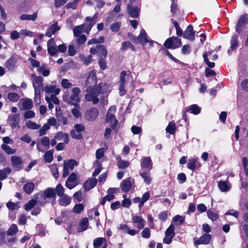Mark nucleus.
<instances>
[{
  "label": "nucleus",
  "instance_id": "obj_49",
  "mask_svg": "<svg viewBox=\"0 0 248 248\" xmlns=\"http://www.w3.org/2000/svg\"><path fill=\"white\" fill-rule=\"evenodd\" d=\"M55 192L57 193L58 196L59 197H62V196L64 195V190L63 186L61 185V184H58L55 189Z\"/></svg>",
  "mask_w": 248,
  "mask_h": 248
},
{
  "label": "nucleus",
  "instance_id": "obj_63",
  "mask_svg": "<svg viewBox=\"0 0 248 248\" xmlns=\"http://www.w3.org/2000/svg\"><path fill=\"white\" fill-rule=\"evenodd\" d=\"M76 42L78 45H82L84 44L86 41V37L85 35H81L77 36Z\"/></svg>",
  "mask_w": 248,
  "mask_h": 248
},
{
  "label": "nucleus",
  "instance_id": "obj_45",
  "mask_svg": "<svg viewBox=\"0 0 248 248\" xmlns=\"http://www.w3.org/2000/svg\"><path fill=\"white\" fill-rule=\"evenodd\" d=\"M23 108L25 109H30L32 107L33 103L31 99H27L22 102Z\"/></svg>",
  "mask_w": 248,
  "mask_h": 248
},
{
  "label": "nucleus",
  "instance_id": "obj_53",
  "mask_svg": "<svg viewBox=\"0 0 248 248\" xmlns=\"http://www.w3.org/2000/svg\"><path fill=\"white\" fill-rule=\"evenodd\" d=\"M237 37L235 35H232L231 40V48L232 50H234L237 48Z\"/></svg>",
  "mask_w": 248,
  "mask_h": 248
},
{
  "label": "nucleus",
  "instance_id": "obj_46",
  "mask_svg": "<svg viewBox=\"0 0 248 248\" xmlns=\"http://www.w3.org/2000/svg\"><path fill=\"white\" fill-rule=\"evenodd\" d=\"M187 111H190L195 115H197L200 113L201 108L197 105H192L189 107Z\"/></svg>",
  "mask_w": 248,
  "mask_h": 248
},
{
  "label": "nucleus",
  "instance_id": "obj_1",
  "mask_svg": "<svg viewBox=\"0 0 248 248\" xmlns=\"http://www.w3.org/2000/svg\"><path fill=\"white\" fill-rule=\"evenodd\" d=\"M109 89V86L105 83H99L94 88H87V93L85 95V99L87 101L92 102L93 105L99 102L98 96L106 93Z\"/></svg>",
  "mask_w": 248,
  "mask_h": 248
},
{
  "label": "nucleus",
  "instance_id": "obj_2",
  "mask_svg": "<svg viewBox=\"0 0 248 248\" xmlns=\"http://www.w3.org/2000/svg\"><path fill=\"white\" fill-rule=\"evenodd\" d=\"M80 93V90L79 88L75 87L72 90V93L70 96L69 95L68 92H66L63 96V99L64 102L69 104L72 105L75 107H79V103L80 102V98L79 94Z\"/></svg>",
  "mask_w": 248,
  "mask_h": 248
},
{
  "label": "nucleus",
  "instance_id": "obj_30",
  "mask_svg": "<svg viewBox=\"0 0 248 248\" xmlns=\"http://www.w3.org/2000/svg\"><path fill=\"white\" fill-rule=\"evenodd\" d=\"M98 52L97 53L99 55L100 58L103 57L105 58L108 55V51L106 47L101 45H97Z\"/></svg>",
  "mask_w": 248,
  "mask_h": 248
},
{
  "label": "nucleus",
  "instance_id": "obj_8",
  "mask_svg": "<svg viewBox=\"0 0 248 248\" xmlns=\"http://www.w3.org/2000/svg\"><path fill=\"white\" fill-rule=\"evenodd\" d=\"M248 23V18L247 15H242L237 22V25L235 27L236 31L238 33H240L243 30V28Z\"/></svg>",
  "mask_w": 248,
  "mask_h": 248
},
{
  "label": "nucleus",
  "instance_id": "obj_54",
  "mask_svg": "<svg viewBox=\"0 0 248 248\" xmlns=\"http://www.w3.org/2000/svg\"><path fill=\"white\" fill-rule=\"evenodd\" d=\"M203 58L204 62L206 63L208 66L210 68H213L215 63L214 62H210L208 59V54L206 52L203 55Z\"/></svg>",
  "mask_w": 248,
  "mask_h": 248
},
{
  "label": "nucleus",
  "instance_id": "obj_10",
  "mask_svg": "<svg viewBox=\"0 0 248 248\" xmlns=\"http://www.w3.org/2000/svg\"><path fill=\"white\" fill-rule=\"evenodd\" d=\"M195 31L193 30V26L191 25H188L185 30L183 34V37L185 39L190 41L195 40Z\"/></svg>",
  "mask_w": 248,
  "mask_h": 248
},
{
  "label": "nucleus",
  "instance_id": "obj_7",
  "mask_svg": "<svg viewBox=\"0 0 248 248\" xmlns=\"http://www.w3.org/2000/svg\"><path fill=\"white\" fill-rule=\"evenodd\" d=\"M99 111L95 108H92L88 109L85 113V118L87 120L92 122L98 117Z\"/></svg>",
  "mask_w": 248,
  "mask_h": 248
},
{
  "label": "nucleus",
  "instance_id": "obj_24",
  "mask_svg": "<svg viewBox=\"0 0 248 248\" xmlns=\"http://www.w3.org/2000/svg\"><path fill=\"white\" fill-rule=\"evenodd\" d=\"M55 139L58 140H63L65 144H67L69 142V135L67 133H64L62 132H58L54 136Z\"/></svg>",
  "mask_w": 248,
  "mask_h": 248
},
{
  "label": "nucleus",
  "instance_id": "obj_60",
  "mask_svg": "<svg viewBox=\"0 0 248 248\" xmlns=\"http://www.w3.org/2000/svg\"><path fill=\"white\" fill-rule=\"evenodd\" d=\"M50 126L48 124H45L39 130V136H42L46 134V131L49 129Z\"/></svg>",
  "mask_w": 248,
  "mask_h": 248
},
{
  "label": "nucleus",
  "instance_id": "obj_35",
  "mask_svg": "<svg viewBox=\"0 0 248 248\" xmlns=\"http://www.w3.org/2000/svg\"><path fill=\"white\" fill-rule=\"evenodd\" d=\"M176 130V124L174 121H171L169 123V124L166 128V131L167 133L173 135Z\"/></svg>",
  "mask_w": 248,
  "mask_h": 248
},
{
  "label": "nucleus",
  "instance_id": "obj_50",
  "mask_svg": "<svg viewBox=\"0 0 248 248\" xmlns=\"http://www.w3.org/2000/svg\"><path fill=\"white\" fill-rule=\"evenodd\" d=\"M40 143L42 145L48 149L50 147V140L47 137H43L40 139Z\"/></svg>",
  "mask_w": 248,
  "mask_h": 248
},
{
  "label": "nucleus",
  "instance_id": "obj_37",
  "mask_svg": "<svg viewBox=\"0 0 248 248\" xmlns=\"http://www.w3.org/2000/svg\"><path fill=\"white\" fill-rule=\"evenodd\" d=\"M37 17V13H34L32 15L24 14L20 16V19L22 20H28L31 21H35Z\"/></svg>",
  "mask_w": 248,
  "mask_h": 248
},
{
  "label": "nucleus",
  "instance_id": "obj_40",
  "mask_svg": "<svg viewBox=\"0 0 248 248\" xmlns=\"http://www.w3.org/2000/svg\"><path fill=\"white\" fill-rule=\"evenodd\" d=\"M11 172V169L6 167L3 170H0V180H3L7 178V175Z\"/></svg>",
  "mask_w": 248,
  "mask_h": 248
},
{
  "label": "nucleus",
  "instance_id": "obj_44",
  "mask_svg": "<svg viewBox=\"0 0 248 248\" xmlns=\"http://www.w3.org/2000/svg\"><path fill=\"white\" fill-rule=\"evenodd\" d=\"M53 151L51 150L45 153L44 154V158L46 162L50 163L53 159Z\"/></svg>",
  "mask_w": 248,
  "mask_h": 248
},
{
  "label": "nucleus",
  "instance_id": "obj_5",
  "mask_svg": "<svg viewBox=\"0 0 248 248\" xmlns=\"http://www.w3.org/2000/svg\"><path fill=\"white\" fill-rule=\"evenodd\" d=\"M175 235L174 227L171 224L165 232V236L163 239V242L167 244H170Z\"/></svg>",
  "mask_w": 248,
  "mask_h": 248
},
{
  "label": "nucleus",
  "instance_id": "obj_64",
  "mask_svg": "<svg viewBox=\"0 0 248 248\" xmlns=\"http://www.w3.org/2000/svg\"><path fill=\"white\" fill-rule=\"evenodd\" d=\"M242 161L246 174L248 176V159L246 157H244Z\"/></svg>",
  "mask_w": 248,
  "mask_h": 248
},
{
  "label": "nucleus",
  "instance_id": "obj_13",
  "mask_svg": "<svg viewBox=\"0 0 248 248\" xmlns=\"http://www.w3.org/2000/svg\"><path fill=\"white\" fill-rule=\"evenodd\" d=\"M76 179L77 175L76 173H75L74 172L72 173L69 175L67 181H66V186L70 189H71L77 186V184L76 183Z\"/></svg>",
  "mask_w": 248,
  "mask_h": 248
},
{
  "label": "nucleus",
  "instance_id": "obj_28",
  "mask_svg": "<svg viewBox=\"0 0 248 248\" xmlns=\"http://www.w3.org/2000/svg\"><path fill=\"white\" fill-rule=\"evenodd\" d=\"M137 42H139L141 43H147L149 42L148 39L146 36V32L144 30L141 31L140 35L136 38Z\"/></svg>",
  "mask_w": 248,
  "mask_h": 248
},
{
  "label": "nucleus",
  "instance_id": "obj_59",
  "mask_svg": "<svg viewBox=\"0 0 248 248\" xmlns=\"http://www.w3.org/2000/svg\"><path fill=\"white\" fill-rule=\"evenodd\" d=\"M172 220L174 222L177 223L178 225H180L184 222L185 218L180 215H177L173 218Z\"/></svg>",
  "mask_w": 248,
  "mask_h": 248
},
{
  "label": "nucleus",
  "instance_id": "obj_3",
  "mask_svg": "<svg viewBox=\"0 0 248 248\" xmlns=\"http://www.w3.org/2000/svg\"><path fill=\"white\" fill-rule=\"evenodd\" d=\"M116 111V108L115 106H113L110 107L107 112V114L106 117V121L107 123H109L110 127L113 129H115L116 126L118 124V121L116 120L114 114Z\"/></svg>",
  "mask_w": 248,
  "mask_h": 248
},
{
  "label": "nucleus",
  "instance_id": "obj_41",
  "mask_svg": "<svg viewBox=\"0 0 248 248\" xmlns=\"http://www.w3.org/2000/svg\"><path fill=\"white\" fill-rule=\"evenodd\" d=\"M140 175L144 179V182L147 185H150L152 181L149 172H143L140 173Z\"/></svg>",
  "mask_w": 248,
  "mask_h": 248
},
{
  "label": "nucleus",
  "instance_id": "obj_52",
  "mask_svg": "<svg viewBox=\"0 0 248 248\" xmlns=\"http://www.w3.org/2000/svg\"><path fill=\"white\" fill-rule=\"evenodd\" d=\"M105 240V238L102 237H98L93 240V245L94 248H98L100 247L103 241Z\"/></svg>",
  "mask_w": 248,
  "mask_h": 248
},
{
  "label": "nucleus",
  "instance_id": "obj_32",
  "mask_svg": "<svg viewBox=\"0 0 248 248\" xmlns=\"http://www.w3.org/2000/svg\"><path fill=\"white\" fill-rule=\"evenodd\" d=\"M219 189L222 192L228 191L230 188V185L226 181H220L218 184Z\"/></svg>",
  "mask_w": 248,
  "mask_h": 248
},
{
  "label": "nucleus",
  "instance_id": "obj_33",
  "mask_svg": "<svg viewBox=\"0 0 248 248\" xmlns=\"http://www.w3.org/2000/svg\"><path fill=\"white\" fill-rule=\"evenodd\" d=\"M44 90L47 93H54L55 94H59L60 91V89L56 88L55 86H46Z\"/></svg>",
  "mask_w": 248,
  "mask_h": 248
},
{
  "label": "nucleus",
  "instance_id": "obj_48",
  "mask_svg": "<svg viewBox=\"0 0 248 248\" xmlns=\"http://www.w3.org/2000/svg\"><path fill=\"white\" fill-rule=\"evenodd\" d=\"M18 228L16 224H12L8 229L7 234L9 236L13 235L16 233Z\"/></svg>",
  "mask_w": 248,
  "mask_h": 248
},
{
  "label": "nucleus",
  "instance_id": "obj_27",
  "mask_svg": "<svg viewBox=\"0 0 248 248\" xmlns=\"http://www.w3.org/2000/svg\"><path fill=\"white\" fill-rule=\"evenodd\" d=\"M59 200V203L60 205L66 206L69 205L71 201V198L67 195H64Z\"/></svg>",
  "mask_w": 248,
  "mask_h": 248
},
{
  "label": "nucleus",
  "instance_id": "obj_15",
  "mask_svg": "<svg viewBox=\"0 0 248 248\" xmlns=\"http://www.w3.org/2000/svg\"><path fill=\"white\" fill-rule=\"evenodd\" d=\"M43 78L41 76L35 77V79H33V86L36 94L40 93V88L43 86Z\"/></svg>",
  "mask_w": 248,
  "mask_h": 248
},
{
  "label": "nucleus",
  "instance_id": "obj_9",
  "mask_svg": "<svg viewBox=\"0 0 248 248\" xmlns=\"http://www.w3.org/2000/svg\"><path fill=\"white\" fill-rule=\"evenodd\" d=\"M98 19V14H95L93 17V18H91L90 17H86L85 18V20L89 22L87 25L85 30V31L86 33L89 34L92 27L96 23Z\"/></svg>",
  "mask_w": 248,
  "mask_h": 248
},
{
  "label": "nucleus",
  "instance_id": "obj_4",
  "mask_svg": "<svg viewBox=\"0 0 248 248\" xmlns=\"http://www.w3.org/2000/svg\"><path fill=\"white\" fill-rule=\"evenodd\" d=\"M182 45L181 40L177 37H171L166 40L164 46L167 48H176L179 47Z\"/></svg>",
  "mask_w": 248,
  "mask_h": 248
},
{
  "label": "nucleus",
  "instance_id": "obj_47",
  "mask_svg": "<svg viewBox=\"0 0 248 248\" xmlns=\"http://www.w3.org/2000/svg\"><path fill=\"white\" fill-rule=\"evenodd\" d=\"M8 98L12 102H16L19 99V95L15 93H10L8 94Z\"/></svg>",
  "mask_w": 248,
  "mask_h": 248
},
{
  "label": "nucleus",
  "instance_id": "obj_62",
  "mask_svg": "<svg viewBox=\"0 0 248 248\" xmlns=\"http://www.w3.org/2000/svg\"><path fill=\"white\" fill-rule=\"evenodd\" d=\"M61 85L64 88L68 89L72 86V84L68 79H63L61 81Z\"/></svg>",
  "mask_w": 248,
  "mask_h": 248
},
{
  "label": "nucleus",
  "instance_id": "obj_25",
  "mask_svg": "<svg viewBox=\"0 0 248 248\" xmlns=\"http://www.w3.org/2000/svg\"><path fill=\"white\" fill-rule=\"evenodd\" d=\"M152 162L149 157H144L142 158L141 161V167L144 169H152Z\"/></svg>",
  "mask_w": 248,
  "mask_h": 248
},
{
  "label": "nucleus",
  "instance_id": "obj_6",
  "mask_svg": "<svg viewBox=\"0 0 248 248\" xmlns=\"http://www.w3.org/2000/svg\"><path fill=\"white\" fill-rule=\"evenodd\" d=\"M140 10V7L134 6L132 3H128L127 5V12L128 15L132 18H137Z\"/></svg>",
  "mask_w": 248,
  "mask_h": 248
},
{
  "label": "nucleus",
  "instance_id": "obj_18",
  "mask_svg": "<svg viewBox=\"0 0 248 248\" xmlns=\"http://www.w3.org/2000/svg\"><path fill=\"white\" fill-rule=\"evenodd\" d=\"M211 239V235L209 234H204L199 239L194 241L195 245H206L209 243Z\"/></svg>",
  "mask_w": 248,
  "mask_h": 248
},
{
  "label": "nucleus",
  "instance_id": "obj_11",
  "mask_svg": "<svg viewBox=\"0 0 248 248\" xmlns=\"http://www.w3.org/2000/svg\"><path fill=\"white\" fill-rule=\"evenodd\" d=\"M11 163L13 167L16 170L19 171L22 169L21 165L23 161L20 157L16 155L12 156L11 157Z\"/></svg>",
  "mask_w": 248,
  "mask_h": 248
},
{
  "label": "nucleus",
  "instance_id": "obj_26",
  "mask_svg": "<svg viewBox=\"0 0 248 248\" xmlns=\"http://www.w3.org/2000/svg\"><path fill=\"white\" fill-rule=\"evenodd\" d=\"M86 24H83L81 25L76 26L73 29L74 35L75 36L81 35L80 34L83 32H85V30L87 27Z\"/></svg>",
  "mask_w": 248,
  "mask_h": 248
},
{
  "label": "nucleus",
  "instance_id": "obj_29",
  "mask_svg": "<svg viewBox=\"0 0 248 248\" xmlns=\"http://www.w3.org/2000/svg\"><path fill=\"white\" fill-rule=\"evenodd\" d=\"M38 73L42 74L44 77H47L50 74V70L45 64L42 65L37 70Z\"/></svg>",
  "mask_w": 248,
  "mask_h": 248
},
{
  "label": "nucleus",
  "instance_id": "obj_31",
  "mask_svg": "<svg viewBox=\"0 0 248 248\" xmlns=\"http://www.w3.org/2000/svg\"><path fill=\"white\" fill-rule=\"evenodd\" d=\"M88 226V219L87 218H84L80 220L78 232H83L87 230Z\"/></svg>",
  "mask_w": 248,
  "mask_h": 248
},
{
  "label": "nucleus",
  "instance_id": "obj_19",
  "mask_svg": "<svg viewBox=\"0 0 248 248\" xmlns=\"http://www.w3.org/2000/svg\"><path fill=\"white\" fill-rule=\"evenodd\" d=\"M97 182L96 179L91 178L85 182L83 185V188L85 191H87L94 187Z\"/></svg>",
  "mask_w": 248,
  "mask_h": 248
},
{
  "label": "nucleus",
  "instance_id": "obj_17",
  "mask_svg": "<svg viewBox=\"0 0 248 248\" xmlns=\"http://www.w3.org/2000/svg\"><path fill=\"white\" fill-rule=\"evenodd\" d=\"M16 62L17 58L16 56H12L10 58L6 61L5 65L8 70L12 71L16 67Z\"/></svg>",
  "mask_w": 248,
  "mask_h": 248
},
{
  "label": "nucleus",
  "instance_id": "obj_23",
  "mask_svg": "<svg viewBox=\"0 0 248 248\" xmlns=\"http://www.w3.org/2000/svg\"><path fill=\"white\" fill-rule=\"evenodd\" d=\"M40 195L45 198H52L55 197L56 192L54 189L48 188L44 190L43 194H39V196Z\"/></svg>",
  "mask_w": 248,
  "mask_h": 248
},
{
  "label": "nucleus",
  "instance_id": "obj_36",
  "mask_svg": "<svg viewBox=\"0 0 248 248\" xmlns=\"http://www.w3.org/2000/svg\"><path fill=\"white\" fill-rule=\"evenodd\" d=\"M78 165V162L74 159H70L67 161H64L63 162V166H66L71 170H73L74 166Z\"/></svg>",
  "mask_w": 248,
  "mask_h": 248
},
{
  "label": "nucleus",
  "instance_id": "obj_39",
  "mask_svg": "<svg viewBox=\"0 0 248 248\" xmlns=\"http://www.w3.org/2000/svg\"><path fill=\"white\" fill-rule=\"evenodd\" d=\"M1 149L8 155L14 154L16 152V150L12 148L9 145L5 144H2L1 145Z\"/></svg>",
  "mask_w": 248,
  "mask_h": 248
},
{
  "label": "nucleus",
  "instance_id": "obj_43",
  "mask_svg": "<svg viewBox=\"0 0 248 248\" xmlns=\"http://www.w3.org/2000/svg\"><path fill=\"white\" fill-rule=\"evenodd\" d=\"M128 48H130L132 51H135V46L129 41H125L124 42L121 46V50H125Z\"/></svg>",
  "mask_w": 248,
  "mask_h": 248
},
{
  "label": "nucleus",
  "instance_id": "obj_20",
  "mask_svg": "<svg viewBox=\"0 0 248 248\" xmlns=\"http://www.w3.org/2000/svg\"><path fill=\"white\" fill-rule=\"evenodd\" d=\"M134 179L131 178L124 180L122 184V188L124 192H128L132 187V184L134 182Z\"/></svg>",
  "mask_w": 248,
  "mask_h": 248
},
{
  "label": "nucleus",
  "instance_id": "obj_42",
  "mask_svg": "<svg viewBox=\"0 0 248 248\" xmlns=\"http://www.w3.org/2000/svg\"><path fill=\"white\" fill-rule=\"evenodd\" d=\"M197 162L198 160L196 158L189 159L187 164V168L192 170H195Z\"/></svg>",
  "mask_w": 248,
  "mask_h": 248
},
{
  "label": "nucleus",
  "instance_id": "obj_38",
  "mask_svg": "<svg viewBox=\"0 0 248 248\" xmlns=\"http://www.w3.org/2000/svg\"><path fill=\"white\" fill-rule=\"evenodd\" d=\"M34 188V184L32 182L26 183L23 186V189L28 194H30L33 190Z\"/></svg>",
  "mask_w": 248,
  "mask_h": 248
},
{
  "label": "nucleus",
  "instance_id": "obj_22",
  "mask_svg": "<svg viewBox=\"0 0 248 248\" xmlns=\"http://www.w3.org/2000/svg\"><path fill=\"white\" fill-rule=\"evenodd\" d=\"M8 120L12 122L11 127L15 128L19 123L20 117L18 114H11L8 117Z\"/></svg>",
  "mask_w": 248,
  "mask_h": 248
},
{
  "label": "nucleus",
  "instance_id": "obj_55",
  "mask_svg": "<svg viewBox=\"0 0 248 248\" xmlns=\"http://www.w3.org/2000/svg\"><path fill=\"white\" fill-rule=\"evenodd\" d=\"M26 125L28 128L31 129H38L40 127V125L37 124L36 123L29 121L27 123Z\"/></svg>",
  "mask_w": 248,
  "mask_h": 248
},
{
  "label": "nucleus",
  "instance_id": "obj_21",
  "mask_svg": "<svg viewBox=\"0 0 248 248\" xmlns=\"http://www.w3.org/2000/svg\"><path fill=\"white\" fill-rule=\"evenodd\" d=\"M60 30V27L58 26L57 22L52 24L47 30L45 35L48 37H51L52 34H55L57 31Z\"/></svg>",
  "mask_w": 248,
  "mask_h": 248
},
{
  "label": "nucleus",
  "instance_id": "obj_12",
  "mask_svg": "<svg viewBox=\"0 0 248 248\" xmlns=\"http://www.w3.org/2000/svg\"><path fill=\"white\" fill-rule=\"evenodd\" d=\"M55 46L56 44L54 38H51L47 42V51L51 56H55L57 54V49Z\"/></svg>",
  "mask_w": 248,
  "mask_h": 248
},
{
  "label": "nucleus",
  "instance_id": "obj_51",
  "mask_svg": "<svg viewBox=\"0 0 248 248\" xmlns=\"http://www.w3.org/2000/svg\"><path fill=\"white\" fill-rule=\"evenodd\" d=\"M126 76H127V74L126 71H123L121 72L120 76V80L119 81V84H125Z\"/></svg>",
  "mask_w": 248,
  "mask_h": 248
},
{
  "label": "nucleus",
  "instance_id": "obj_16",
  "mask_svg": "<svg viewBox=\"0 0 248 248\" xmlns=\"http://www.w3.org/2000/svg\"><path fill=\"white\" fill-rule=\"evenodd\" d=\"M39 196V194H36L33 196L34 199H32L28 202V203H27L24 205V209L26 211H29L38 202L40 204H42V202H40L39 201H37V200L38 199V197Z\"/></svg>",
  "mask_w": 248,
  "mask_h": 248
},
{
  "label": "nucleus",
  "instance_id": "obj_61",
  "mask_svg": "<svg viewBox=\"0 0 248 248\" xmlns=\"http://www.w3.org/2000/svg\"><path fill=\"white\" fill-rule=\"evenodd\" d=\"M84 209V206L81 203L76 204L73 208V212L75 213H80Z\"/></svg>",
  "mask_w": 248,
  "mask_h": 248
},
{
  "label": "nucleus",
  "instance_id": "obj_56",
  "mask_svg": "<svg viewBox=\"0 0 248 248\" xmlns=\"http://www.w3.org/2000/svg\"><path fill=\"white\" fill-rule=\"evenodd\" d=\"M70 134L72 138L76 140H81L82 139L83 136L81 133H77L76 131L71 130L70 131Z\"/></svg>",
  "mask_w": 248,
  "mask_h": 248
},
{
  "label": "nucleus",
  "instance_id": "obj_14",
  "mask_svg": "<svg viewBox=\"0 0 248 248\" xmlns=\"http://www.w3.org/2000/svg\"><path fill=\"white\" fill-rule=\"evenodd\" d=\"M86 85L87 88H94L96 85V76L91 72L86 79Z\"/></svg>",
  "mask_w": 248,
  "mask_h": 248
},
{
  "label": "nucleus",
  "instance_id": "obj_34",
  "mask_svg": "<svg viewBox=\"0 0 248 248\" xmlns=\"http://www.w3.org/2000/svg\"><path fill=\"white\" fill-rule=\"evenodd\" d=\"M56 117L58 121L62 123L63 125L67 124V119L63 116L62 112L60 109L56 111Z\"/></svg>",
  "mask_w": 248,
  "mask_h": 248
},
{
  "label": "nucleus",
  "instance_id": "obj_58",
  "mask_svg": "<svg viewBox=\"0 0 248 248\" xmlns=\"http://www.w3.org/2000/svg\"><path fill=\"white\" fill-rule=\"evenodd\" d=\"M50 169L54 177L57 179L59 176L58 169L57 165L55 164L52 165L50 167Z\"/></svg>",
  "mask_w": 248,
  "mask_h": 248
},
{
  "label": "nucleus",
  "instance_id": "obj_57",
  "mask_svg": "<svg viewBox=\"0 0 248 248\" xmlns=\"http://www.w3.org/2000/svg\"><path fill=\"white\" fill-rule=\"evenodd\" d=\"M207 214L208 217L212 221L216 220L218 217V215L217 213H214L211 211L208 210Z\"/></svg>",
  "mask_w": 248,
  "mask_h": 248
}]
</instances>
